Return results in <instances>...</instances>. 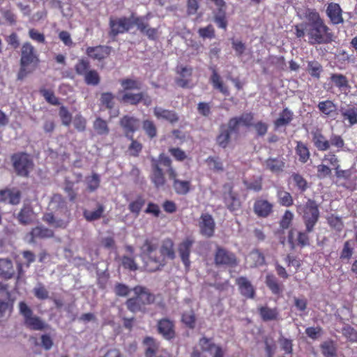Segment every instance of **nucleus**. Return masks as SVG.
Wrapping results in <instances>:
<instances>
[{"label": "nucleus", "mask_w": 357, "mask_h": 357, "mask_svg": "<svg viewBox=\"0 0 357 357\" xmlns=\"http://www.w3.org/2000/svg\"><path fill=\"white\" fill-rule=\"evenodd\" d=\"M140 257L146 271L154 273L161 271L167 265V259L176 258L174 242L167 238L160 244L158 238H147L140 247Z\"/></svg>", "instance_id": "nucleus-1"}, {"label": "nucleus", "mask_w": 357, "mask_h": 357, "mask_svg": "<svg viewBox=\"0 0 357 357\" xmlns=\"http://www.w3.org/2000/svg\"><path fill=\"white\" fill-rule=\"evenodd\" d=\"M151 174L150 178L155 188L163 187L166 183V178L162 167L166 168L169 178L173 180V188L178 195H184L190 190L191 183L189 181L177 179V172L172 166V161L169 156L160 153L158 158H152Z\"/></svg>", "instance_id": "nucleus-2"}, {"label": "nucleus", "mask_w": 357, "mask_h": 357, "mask_svg": "<svg viewBox=\"0 0 357 357\" xmlns=\"http://www.w3.org/2000/svg\"><path fill=\"white\" fill-rule=\"evenodd\" d=\"M150 14L144 16H136L132 13L129 17L123 16L120 17H110L109 20V31L108 35L115 40L119 34L128 32L133 26H136L139 32L149 40H155L158 38V29L149 27V20Z\"/></svg>", "instance_id": "nucleus-3"}, {"label": "nucleus", "mask_w": 357, "mask_h": 357, "mask_svg": "<svg viewBox=\"0 0 357 357\" xmlns=\"http://www.w3.org/2000/svg\"><path fill=\"white\" fill-rule=\"evenodd\" d=\"M303 15L307 21L305 31L310 45H327L334 41V33L315 8H307Z\"/></svg>", "instance_id": "nucleus-4"}, {"label": "nucleus", "mask_w": 357, "mask_h": 357, "mask_svg": "<svg viewBox=\"0 0 357 357\" xmlns=\"http://www.w3.org/2000/svg\"><path fill=\"white\" fill-rule=\"evenodd\" d=\"M50 205L53 211L45 213L42 220L54 228H67L72 220V215L63 197L59 194H54L51 199Z\"/></svg>", "instance_id": "nucleus-5"}, {"label": "nucleus", "mask_w": 357, "mask_h": 357, "mask_svg": "<svg viewBox=\"0 0 357 357\" xmlns=\"http://www.w3.org/2000/svg\"><path fill=\"white\" fill-rule=\"evenodd\" d=\"M20 69L17 79L22 80L39 64V54L35 47L29 41L22 43L20 47Z\"/></svg>", "instance_id": "nucleus-6"}, {"label": "nucleus", "mask_w": 357, "mask_h": 357, "mask_svg": "<svg viewBox=\"0 0 357 357\" xmlns=\"http://www.w3.org/2000/svg\"><path fill=\"white\" fill-rule=\"evenodd\" d=\"M132 291L135 296L127 299L126 306L127 309L132 312H144L146 306L153 304L155 301V296L145 287L135 286Z\"/></svg>", "instance_id": "nucleus-7"}, {"label": "nucleus", "mask_w": 357, "mask_h": 357, "mask_svg": "<svg viewBox=\"0 0 357 357\" xmlns=\"http://www.w3.org/2000/svg\"><path fill=\"white\" fill-rule=\"evenodd\" d=\"M19 311L24 318V324L27 328L32 331H43L50 327L39 317L33 315L32 310L25 302L19 303Z\"/></svg>", "instance_id": "nucleus-8"}, {"label": "nucleus", "mask_w": 357, "mask_h": 357, "mask_svg": "<svg viewBox=\"0 0 357 357\" xmlns=\"http://www.w3.org/2000/svg\"><path fill=\"white\" fill-rule=\"evenodd\" d=\"M303 220L305 223L306 231L312 232L317 223L320 213L317 202L309 199L303 208Z\"/></svg>", "instance_id": "nucleus-9"}, {"label": "nucleus", "mask_w": 357, "mask_h": 357, "mask_svg": "<svg viewBox=\"0 0 357 357\" xmlns=\"http://www.w3.org/2000/svg\"><path fill=\"white\" fill-rule=\"evenodd\" d=\"M11 160L17 175L22 177L29 176L30 171L33 167V162L29 154L24 152L14 153L11 156Z\"/></svg>", "instance_id": "nucleus-10"}, {"label": "nucleus", "mask_w": 357, "mask_h": 357, "mask_svg": "<svg viewBox=\"0 0 357 357\" xmlns=\"http://www.w3.org/2000/svg\"><path fill=\"white\" fill-rule=\"evenodd\" d=\"M236 255L227 249L218 245L214 253V264L216 266L236 267L238 265Z\"/></svg>", "instance_id": "nucleus-11"}, {"label": "nucleus", "mask_w": 357, "mask_h": 357, "mask_svg": "<svg viewBox=\"0 0 357 357\" xmlns=\"http://www.w3.org/2000/svg\"><path fill=\"white\" fill-rule=\"evenodd\" d=\"M145 347V357H169V354L165 349H160V344L155 338L146 336L143 340Z\"/></svg>", "instance_id": "nucleus-12"}, {"label": "nucleus", "mask_w": 357, "mask_h": 357, "mask_svg": "<svg viewBox=\"0 0 357 357\" xmlns=\"http://www.w3.org/2000/svg\"><path fill=\"white\" fill-rule=\"evenodd\" d=\"M119 126L125 137L128 139H132L135 132L139 128L140 121L135 116L124 115L119 120Z\"/></svg>", "instance_id": "nucleus-13"}, {"label": "nucleus", "mask_w": 357, "mask_h": 357, "mask_svg": "<svg viewBox=\"0 0 357 357\" xmlns=\"http://www.w3.org/2000/svg\"><path fill=\"white\" fill-rule=\"evenodd\" d=\"M199 345L203 351L208 352L212 357H224L225 350L213 342V337H202L199 340Z\"/></svg>", "instance_id": "nucleus-14"}, {"label": "nucleus", "mask_w": 357, "mask_h": 357, "mask_svg": "<svg viewBox=\"0 0 357 357\" xmlns=\"http://www.w3.org/2000/svg\"><path fill=\"white\" fill-rule=\"evenodd\" d=\"M326 15L332 25L337 26L344 22L343 10L337 3H328L326 5Z\"/></svg>", "instance_id": "nucleus-15"}, {"label": "nucleus", "mask_w": 357, "mask_h": 357, "mask_svg": "<svg viewBox=\"0 0 357 357\" xmlns=\"http://www.w3.org/2000/svg\"><path fill=\"white\" fill-rule=\"evenodd\" d=\"M195 243V240L192 237L188 236L184 238L178 245V252L182 263L183 264L185 269H189L190 266V256L191 249Z\"/></svg>", "instance_id": "nucleus-16"}, {"label": "nucleus", "mask_w": 357, "mask_h": 357, "mask_svg": "<svg viewBox=\"0 0 357 357\" xmlns=\"http://www.w3.org/2000/svg\"><path fill=\"white\" fill-rule=\"evenodd\" d=\"M199 233L206 238L213 236L215 229V222L213 216L208 213H202L199 221Z\"/></svg>", "instance_id": "nucleus-17"}, {"label": "nucleus", "mask_w": 357, "mask_h": 357, "mask_svg": "<svg viewBox=\"0 0 357 357\" xmlns=\"http://www.w3.org/2000/svg\"><path fill=\"white\" fill-rule=\"evenodd\" d=\"M157 331L167 340H171L176 336L174 322L168 318H162L158 321Z\"/></svg>", "instance_id": "nucleus-18"}, {"label": "nucleus", "mask_w": 357, "mask_h": 357, "mask_svg": "<svg viewBox=\"0 0 357 357\" xmlns=\"http://www.w3.org/2000/svg\"><path fill=\"white\" fill-rule=\"evenodd\" d=\"M112 47L108 45H97L88 47L86 50L87 56L93 60L101 61L107 59L111 54Z\"/></svg>", "instance_id": "nucleus-19"}, {"label": "nucleus", "mask_w": 357, "mask_h": 357, "mask_svg": "<svg viewBox=\"0 0 357 357\" xmlns=\"http://www.w3.org/2000/svg\"><path fill=\"white\" fill-rule=\"evenodd\" d=\"M225 188H227V192L223 193V201L226 207L230 211H235L241 207V202L238 195L233 190V187L229 184L224 185Z\"/></svg>", "instance_id": "nucleus-20"}, {"label": "nucleus", "mask_w": 357, "mask_h": 357, "mask_svg": "<svg viewBox=\"0 0 357 357\" xmlns=\"http://www.w3.org/2000/svg\"><path fill=\"white\" fill-rule=\"evenodd\" d=\"M21 197V191L16 188L0 190V202L17 205L20 202Z\"/></svg>", "instance_id": "nucleus-21"}, {"label": "nucleus", "mask_w": 357, "mask_h": 357, "mask_svg": "<svg viewBox=\"0 0 357 357\" xmlns=\"http://www.w3.org/2000/svg\"><path fill=\"white\" fill-rule=\"evenodd\" d=\"M312 141L314 146L320 151H325L330 149V142L323 134L321 129L314 128L311 132Z\"/></svg>", "instance_id": "nucleus-22"}, {"label": "nucleus", "mask_w": 357, "mask_h": 357, "mask_svg": "<svg viewBox=\"0 0 357 357\" xmlns=\"http://www.w3.org/2000/svg\"><path fill=\"white\" fill-rule=\"evenodd\" d=\"M153 114L157 119L167 121L171 124H174L179 120V117L175 111L164 109L161 107H155Z\"/></svg>", "instance_id": "nucleus-23"}, {"label": "nucleus", "mask_w": 357, "mask_h": 357, "mask_svg": "<svg viewBox=\"0 0 357 357\" xmlns=\"http://www.w3.org/2000/svg\"><path fill=\"white\" fill-rule=\"evenodd\" d=\"M212 71V74L209 78V81L213 86V88L220 91L222 95L229 96L230 93L228 86L225 84L222 81L221 76L218 73L215 67L210 68Z\"/></svg>", "instance_id": "nucleus-24"}, {"label": "nucleus", "mask_w": 357, "mask_h": 357, "mask_svg": "<svg viewBox=\"0 0 357 357\" xmlns=\"http://www.w3.org/2000/svg\"><path fill=\"white\" fill-rule=\"evenodd\" d=\"M288 183L300 194L304 193L309 188L307 181L299 173L293 172L289 178Z\"/></svg>", "instance_id": "nucleus-25"}, {"label": "nucleus", "mask_w": 357, "mask_h": 357, "mask_svg": "<svg viewBox=\"0 0 357 357\" xmlns=\"http://www.w3.org/2000/svg\"><path fill=\"white\" fill-rule=\"evenodd\" d=\"M241 294L246 298H253L255 290L251 282L245 277H239L236 280Z\"/></svg>", "instance_id": "nucleus-26"}, {"label": "nucleus", "mask_w": 357, "mask_h": 357, "mask_svg": "<svg viewBox=\"0 0 357 357\" xmlns=\"http://www.w3.org/2000/svg\"><path fill=\"white\" fill-rule=\"evenodd\" d=\"M176 73L180 76L175 80L176 84L181 88H187L192 75V68L183 66H177Z\"/></svg>", "instance_id": "nucleus-27"}, {"label": "nucleus", "mask_w": 357, "mask_h": 357, "mask_svg": "<svg viewBox=\"0 0 357 357\" xmlns=\"http://www.w3.org/2000/svg\"><path fill=\"white\" fill-rule=\"evenodd\" d=\"M29 235L31 236L30 242L34 243L36 239L50 238L54 236L52 229L43 226H37L31 230Z\"/></svg>", "instance_id": "nucleus-28"}, {"label": "nucleus", "mask_w": 357, "mask_h": 357, "mask_svg": "<svg viewBox=\"0 0 357 357\" xmlns=\"http://www.w3.org/2000/svg\"><path fill=\"white\" fill-rule=\"evenodd\" d=\"M15 271L13 262L9 259L0 258V278L8 280L14 277Z\"/></svg>", "instance_id": "nucleus-29"}, {"label": "nucleus", "mask_w": 357, "mask_h": 357, "mask_svg": "<svg viewBox=\"0 0 357 357\" xmlns=\"http://www.w3.org/2000/svg\"><path fill=\"white\" fill-rule=\"evenodd\" d=\"M334 86L339 89V90L345 94L350 91L351 86L349 85L347 77L341 73H333L330 77Z\"/></svg>", "instance_id": "nucleus-30"}, {"label": "nucleus", "mask_w": 357, "mask_h": 357, "mask_svg": "<svg viewBox=\"0 0 357 357\" xmlns=\"http://www.w3.org/2000/svg\"><path fill=\"white\" fill-rule=\"evenodd\" d=\"M294 119V113L288 108H284L274 121L275 129L287 126Z\"/></svg>", "instance_id": "nucleus-31"}, {"label": "nucleus", "mask_w": 357, "mask_h": 357, "mask_svg": "<svg viewBox=\"0 0 357 357\" xmlns=\"http://www.w3.org/2000/svg\"><path fill=\"white\" fill-rule=\"evenodd\" d=\"M317 107L324 117H333L336 114L337 106L331 100L320 101Z\"/></svg>", "instance_id": "nucleus-32"}, {"label": "nucleus", "mask_w": 357, "mask_h": 357, "mask_svg": "<svg viewBox=\"0 0 357 357\" xmlns=\"http://www.w3.org/2000/svg\"><path fill=\"white\" fill-rule=\"evenodd\" d=\"M17 219L22 225L31 224L33 220V209L29 206H24L17 214Z\"/></svg>", "instance_id": "nucleus-33"}, {"label": "nucleus", "mask_w": 357, "mask_h": 357, "mask_svg": "<svg viewBox=\"0 0 357 357\" xmlns=\"http://www.w3.org/2000/svg\"><path fill=\"white\" fill-rule=\"evenodd\" d=\"M321 354L324 357H337V347L332 340L323 342L320 344Z\"/></svg>", "instance_id": "nucleus-34"}, {"label": "nucleus", "mask_w": 357, "mask_h": 357, "mask_svg": "<svg viewBox=\"0 0 357 357\" xmlns=\"http://www.w3.org/2000/svg\"><path fill=\"white\" fill-rule=\"evenodd\" d=\"M145 203L146 200L144 197L142 195H137L135 199L129 203L128 210L135 217H138Z\"/></svg>", "instance_id": "nucleus-35"}, {"label": "nucleus", "mask_w": 357, "mask_h": 357, "mask_svg": "<svg viewBox=\"0 0 357 357\" xmlns=\"http://www.w3.org/2000/svg\"><path fill=\"white\" fill-rule=\"evenodd\" d=\"M144 96V93L139 92V93H130V92H125L124 94L122 96L121 100V102L129 104L131 105H137L139 103L142 102Z\"/></svg>", "instance_id": "nucleus-36"}, {"label": "nucleus", "mask_w": 357, "mask_h": 357, "mask_svg": "<svg viewBox=\"0 0 357 357\" xmlns=\"http://www.w3.org/2000/svg\"><path fill=\"white\" fill-rule=\"evenodd\" d=\"M341 114L344 120H348L351 126L357 123V107L349 105L347 109H341Z\"/></svg>", "instance_id": "nucleus-37"}, {"label": "nucleus", "mask_w": 357, "mask_h": 357, "mask_svg": "<svg viewBox=\"0 0 357 357\" xmlns=\"http://www.w3.org/2000/svg\"><path fill=\"white\" fill-rule=\"evenodd\" d=\"M231 133L229 129H226L225 125H222L220 128V133L216 137L217 144L222 148L227 147L231 138Z\"/></svg>", "instance_id": "nucleus-38"}, {"label": "nucleus", "mask_w": 357, "mask_h": 357, "mask_svg": "<svg viewBox=\"0 0 357 357\" xmlns=\"http://www.w3.org/2000/svg\"><path fill=\"white\" fill-rule=\"evenodd\" d=\"M295 152L301 163L307 162L310 158V151L307 146L302 142H297Z\"/></svg>", "instance_id": "nucleus-39"}, {"label": "nucleus", "mask_w": 357, "mask_h": 357, "mask_svg": "<svg viewBox=\"0 0 357 357\" xmlns=\"http://www.w3.org/2000/svg\"><path fill=\"white\" fill-rule=\"evenodd\" d=\"M93 128L99 135H107L109 132L107 121L100 117H97L93 121Z\"/></svg>", "instance_id": "nucleus-40"}, {"label": "nucleus", "mask_w": 357, "mask_h": 357, "mask_svg": "<svg viewBox=\"0 0 357 357\" xmlns=\"http://www.w3.org/2000/svg\"><path fill=\"white\" fill-rule=\"evenodd\" d=\"M307 71L312 77L319 79L321 77L323 67L321 64L316 60L308 61Z\"/></svg>", "instance_id": "nucleus-41"}, {"label": "nucleus", "mask_w": 357, "mask_h": 357, "mask_svg": "<svg viewBox=\"0 0 357 357\" xmlns=\"http://www.w3.org/2000/svg\"><path fill=\"white\" fill-rule=\"evenodd\" d=\"M119 82L126 92L131 90H139L142 88V83L137 79L125 78L121 79Z\"/></svg>", "instance_id": "nucleus-42"}, {"label": "nucleus", "mask_w": 357, "mask_h": 357, "mask_svg": "<svg viewBox=\"0 0 357 357\" xmlns=\"http://www.w3.org/2000/svg\"><path fill=\"white\" fill-rule=\"evenodd\" d=\"M205 162L209 169L215 172H222L224 171L223 163L218 156H208Z\"/></svg>", "instance_id": "nucleus-43"}, {"label": "nucleus", "mask_w": 357, "mask_h": 357, "mask_svg": "<svg viewBox=\"0 0 357 357\" xmlns=\"http://www.w3.org/2000/svg\"><path fill=\"white\" fill-rule=\"evenodd\" d=\"M90 69V62L86 59H79L74 66L75 73L82 77H84Z\"/></svg>", "instance_id": "nucleus-44"}, {"label": "nucleus", "mask_w": 357, "mask_h": 357, "mask_svg": "<svg viewBox=\"0 0 357 357\" xmlns=\"http://www.w3.org/2000/svg\"><path fill=\"white\" fill-rule=\"evenodd\" d=\"M84 82L89 86H97L100 82V76L95 69H90L83 77Z\"/></svg>", "instance_id": "nucleus-45"}, {"label": "nucleus", "mask_w": 357, "mask_h": 357, "mask_svg": "<svg viewBox=\"0 0 357 357\" xmlns=\"http://www.w3.org/2000/svg\"><path fill=\"white\" fill-rule=\"evenodd\" d=\"M285 162L282 158L270 159L269 158V170L276 174H280L284 171Z\"/></svg>", "instance_id": "nucleus-46"}, {"label": "nucleus", "mask_w": 357, "mask_h": 357, "mask_svg": "<svg viewBox=\"0 0 357 357\" xmlns=\"http://www.w3.org/2000/svg\"><path fill=\"white\" fill-rule=\"evenodd\" d=\"M324 162H326L328 165L332 166L333 169H334L336 172L337 176L340 177V164L339 159L337 156L333 152H328L325 154L323 160Z\"/></svg>", "instance_id": "nucleus-47"}, {"label": "nucleus", "mask_w": 357, "mask_h": 357, "mask_svg": "<svg viewBox=\"0 0 357 357\" xmlns=\"http://www.w3.org/2000/svg\"><path fill=\"white\" fill-rule=\"evenodd\" d=\"M142 128L149 138L153 139L157 136V128L153 121L148 119L143 121Z\"/></svg>", "instance_id": "nucleus-48"}, {"label": "nucleus", "mask_w": 357, "mask_h": 357, "mask_svg": "<svg viewBox=\"0 0 357 357\" xmlns=\"http://www.w3.org/2000/svg\"><path fill=\"white\" fill-rule=\"evenodd\" d=\"M255 213L259 217L268 216V201L259 199L254 205Z\"/></svg>", "instance_id": "nucleus-49"}, {"label": "nucleus", "mask_w": 357, "mask_h": 357, "mask_svg": "<svg viewBox=\"0 0 357 357\" xmlns=\"http://www.w3.org/2000/svg\"><path fill=\"white\" fill-rule=\"evenodd\" d=\"M104 212V206L101 204L98 205V208L95 211H84V217L87 221L91 222L100 219Z\"/></svg>", "instance_id": "nucleus-50"}, {"label": "nucleus", "mask_w": 357, "mask_h": 357, "mask_svg": "<svg viewBox=\"0 0 357 357\" xmlns=\"http://www.w3.org/2000/svg\"><path fill=\"white\" fill-rule=\"evenodd\" d=\"M353 252V243L351 241H347L344 243L343 248L340 252V258L342 261H349L352 257Z\"/></svg>", "instance_id": "nucleus-51"}, {"label": "nucleus", "mask_w": 357, "mask_h": 357, "mask_svg": "<svg viewBox=\"0 0 357 357\" xmlns=\"http://www.w3.org/2000/svg\"><path fill=\"white\" fill-rule=\"evenodd\" d=\"M130 140L131 142L128 147L129 155L132 157H138L142 151L143 145L141 142L135 139L134 137H132V139Z\"/></svg>", "instance_id": "nucleus-52"}, {"label": "nucleus", "mask_w": 357, "mask_h": 357, "mask_svg": "<svg viewBox=\"0 0 357 357\" xmlns=\"http://www.w3.org/2000/svg\"><path fill=\"white\" fill-rule=\"evenodd\" d=\"M86 182L89 190L90 192H93L96 190L100 186V176L98 174L93 173L91 176H87L86 178Z\"/></svg>", "instance_id": "nucleus-53"}, {"label": "nucleus", "mask_w": 357, "mask_h": 357, "mask_svg": "<svg viewBox=\"0 0 357 357\" xmlns=\"http://www.w3.org/2000/svg\"><path fill=\"white\" fill-rule=\"evenodd\" d=\"M40 93L44 97L48 103L55 106L60 105L59 98L55 96L53 91L46 89H40Z\"/></svg>", "instance_id": "nucleus-54"}, {"label": "nucleus", "mask_w": 357, "mask_h": 357, "mask_svg": "<svg viewBox=\"0 0 357 357\" xmlns=\"http://www.w3.org/2000/svg\"><path fill=\"white\" fill-rule=\"evenodd\" d=\"M278 343L281 350L284 351L286 355H292L293 354V343L291 339L284 337H280L278 339Z\"/></svg>", "instance_id": "nucleus-55"}, {"label": "nucleus", "mask_w": 357, "mask_h": 357, "mask_svg": "<svg viewBox=\"0 0 357 357\" xmlns=\"http://www.w3.org/2000/svg\"><path fill=\"white\" fill-rule=\"evenodd\" d=\"M114 95L111 92L102 93L100 96V101L102 105L107 109H111L114 106Z\"/></svg>", "instance_id": "nucleus-56"}, {"label": "nucleus", "mask_w": 357, "mask_h": 357, "mask_svg": "<svg viewBox=\"0 0 357 357\" xmlns=\"http://www.w3.org/2000/svg\"><path fill=\"white\" fill-rule=\"evenodd\" d=\"M279 202L284 206H291L294 204V200L291 194L287 191H279L278 193Z\"/></svg>", "instance_id": "nucleus-57"}, {"label": "nucleus", "mask_w": 357, "mask_h": 357, "mask_svg": "<svg viewBox=\"0 0 357 357\" xmlns=\"http://www.w3.org/2000/svg\"><path fill=\"white\" fill-rule=\"evenodd\" d=\"M198 34L199 37L203 39H212L215 37V29L212 24H208L206 27L199 28L198 29Z\"/></svg>", "instance_id": "nucleus-58"}, {"label": "nucleus", "mask_w": 357, "mask_h": 357, "mask_svg": "<svg viewBox=\"0 0 357 357\" xmlns=\"http://www.w3.org/2000/svg\"><path fill=\"white\" fill-rule=\"evenodd\" d=\"M181 321L186 326L193 329L195 327L196 322L195 313L192 311L190 312H184L182 314Z\"/></svg>", "instance_id": "nucleus-59"}, {"label": "nucleus", "mask_w": 357, "mask_h": 357, "mask_svg": "<svg viewBox=\"0 0 357 357\" xmlns=\"http://www.w3.org/2000/svg\"><path fill=\"white\" fill-rule=\"evenodd\" d=\"M329 226L337 231H341L344 227L342 219L339 217L331 215L327 219Z\"/></svg>", "instance_id": "nucleus-60"}, {"label": "nucleus", "mask_w": 357, "mask_h": 357, "mask_svg": "<svg viewBox=\"0 0 357 357\" xmlns=\"http://www.w3.org/2000/svg\"><path fill=\"white\" fill-rule=\"evenodd\" d=\"M29 37L33 41L40 43V44H45V36L44 33L39 32L36 29H30L28 32Z\"/></svg>", "instance_id": "nucleus-61"}, {"label": "nucleus", "mask_w": 357, "mask_h": 357, "mask_svg": "<svg viewBox=\"0 0 357 357\" xmlns=\"http://www.w3.org/2000/svg\"><path fill=\"white\" fill-rule=\"evenodd\" d=\"M294 214L291 211L287 210L280 221V226L282 229H286L291 225Z\"/></svg>", "instance_id": "nucleus-62"}, {"label": "nucleus", "mask_w": 357, "mask_h": 357, "mask_svg": "<svg viewBox=\"0 0 357 357\" xmlns=\"http://www.w3.org/2000/svg\"><path fill=\"white\" fill-rule=\"evenodd\" d=\"M305 333L310 339L317 340L323 335V329L321 326L307 327Z\"/></svg>", "instance_id": "nucleus-63"}, {"label": "nucleus", "mask_w": 357, "mask_h": 357, "mask_svg": "<svg viewBox=\"0 0 357 357\" xmlns=\"http://www.w3.org/2000/svg\"><path fill=\"white\" fill-rule=\"evenodd\" d=\"M114 291L117 296L126 297L130 294L131 289L126 284L118 282L115 284Z\"/></svg>", "instance_id": "nucleus-64"}]
</instances>
